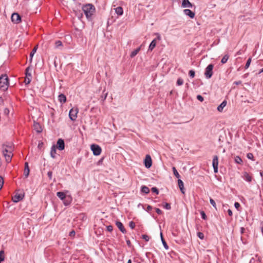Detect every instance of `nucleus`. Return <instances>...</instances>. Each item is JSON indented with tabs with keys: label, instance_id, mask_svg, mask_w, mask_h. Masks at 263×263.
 <instances>
[{
	"label": "nucleus",
	"instance_id": "bf43d9fd",
	"mask_svg": "<svg viewBox=\"0 0 263 263\" xmlns=\"http://www.w3.org/2000/svg\"><path fill=\"white\" fill-rule=\"evenodd\" d=\"M75 235V231L72 230V231H71L70 233H69V236H74Z\"/></svg>",
	"mask_w": 263,
	"mask_h": 263
},
{
	"label": "nucleus",
	"instance_id": "9d476101",
	"mask_svg": "<svg viewBox=\"0 0 263 263\" xmlns=\"http://www.w3.org/2000/svg\"><path fill=\"white\" fill-rule=\"evenodd\" d=\"M24 197V195L22 194L16 193L13 197L12 200L14 202H17L22 200Z\"/></svg>",
	"mask_w": 263,
	"mask_h": 263
},
{
	"label": "nucleus",
	"instance_id": "ea45409f",
	"mask_svg": "<svg viewBox=\"0 0 263 263\" xmlns=\"http://www.w3.org/2000/svg\"><path fill=\"white\" fill-rule=\"evenodd\" d=\"M210 203L213 205V206L215 209H216V203L215 202V201L212 199V198H210Z\"/></svg>",
	"mask_w": 263,
	"mask_h": 263
},
{
	"label": "nucleus",
	"instance_id": "412c9836",
	"mask_svg": "<svg viewBox=\"0 0 263 263\" xmlns=\"http://www.w3.org/2000/svg\"><path fill=\"white\" fill-rule=\"evenodd\" d=\"M157 44L156 39H154L152 42L151 43L149 47L148 50L152 51L154 48L156 47Z\"/></svg>",
	"mask_w": 263,
	"mask_h": 263
},
{
	"label": "nucleus",
	"instance_id": "338daca9",
	"mask_svg": "<svg viewBox=\"0 0 263 263\" xmlns=\"http://www.w3.org/2000/svg\"><path fill=\"white\" fill-rule=\"evenodd\" d=\"M4 101L2 97H0V104H2L3 103Z\"/></svg>",
	"mask_w": 263,
	"mask_h": 263
},
{
	"label": "nucleus",
	"instance_id": "20e7f679",
	"mask_svg": "<svg viewBox=\"0 0 263 263\" xmlns=\"http://www.w3.org/2000/svg\"><path fill=\"white\" fill-rule=\"evenodd\" d=\"M78 111L79 110L77 107H73L70 110L69 117L71 121H75L76 120Z\"/></svg>",
	"mask_w": 263,
	"mask_h": 263
},
{
	"label": "nucleus",
	"instance_id": "c03bdc74",
	"mask_svg": "<svg viewBox=\"0 0 263 263\" xmlns=\"http://www.w3.org/2000/svg\"><path fill=\"white\" fill-rule=\"evenodd\" d=\"M142 238H143V239H144L146 241H149V238H149V237L148 235H145V234H143V235H142Z\"/></svg>",
	"mask_w": 263,
	"mask_h": 263
},
{
	"label": "nucleus",
	"instance_id": "052dcab7",
	"mask_svg": "<svg viewBox=\"0 0 263 263\" xmlns=\"http://www.w3.org/2000/svg\"><path fill=\"white\" fill-rule=\"evenodd\" d=\"M240 84H241V81H235V82H234V84L236 85H239Z\"/></svg>",
	"mask_w": 263,
	"mask_h": 263
},
{
	"label": "nucleus",
	"instance_id": "423d86ee",
	"mask_svg": "<svg viewBox=\"0 0 263 263\" xmlns=\"http://www.w3.org/2000/svg\"><path fill=\"white\" fill-rule=\"evenodd\" d=\"M91 149L95 156L99 155L102 151L101 147L95 144H93L91 145Z\"/></svg>",
	"mask_w": 263,
	"mask_h": 263
},
{
	"label": "nucleus",
	"instance_id": "39448f33",
	"mask_svg": "<svg viewBox=\"0 0 263 263\" xmlns=\"http://www.w3.org/2000/svg\"><path fill=\"white\" fill-rule=\"evenodd\" d=\"M3 153L4 157H5L6 161L9 163L11 161L12 155L11 150H8L7 148H4L3 150Z\"/></svg>",
	"mask_w": 263,
	"mask_h": 263
},
{
	"label": "nucleus",
	"instance_id": "dca6fc26",
	"mask_svg": "<svg viewBox=\"0 0 263 263\" xmlns=\"http://www.w3.org/2000/svg\"><path fill=\"white\" fill-rule=\"evenodd\" d=\"M178 183L180 191L182 194H184L185 193V189L184 188V184L183 181L181 179H179L178 180Z\"/></svg>",
	"mask_w": 263,
	"mask_h": 263
},
{
	"label": "nucleus",
	"instance_id": "cd10ccee",
	"mask_svg": "<svg viewBox=\"0 0 263 263\" xmlns=\"http://www.w3.org/2000/svg\"><path fill=\"white\" fill-rule=\"evenodd\" d=\"M160 235H161V241H162V242L163 243V245L164 247V248L166 249V250H168V246L167 245L166 241H165V240L164 239L163 237V235H162V233H160Z\"/></svg>",
	"mask_w": 263,
	"mask_h": 263
},
{
	"label": "nucleus",
	"instance_id": "f3484780",
	"mask_svg": "<svg viewBox=\"0 0 263 263\" xmlns=\"http://www.w3.org/2000/svg\"><path fill=\"white\" fill-rule=\"evenodd\" d=\"M243 178L249 182L252 181V177L246 172L243 173Z\"/></svg>",
	"mask_w": 263,
	"mask_h": 263
},
{
	"label": "nucleus",
	"instance_id": "7ed1b4c3",
	"mask_svg": "<svg viewBox=\"0 0 263 263\" xmlns=\"http://www.w3.org/2000/svg\"><path fill=\"white\" fill-rule=\"evenodd\" d=\"M214 65L212 64H209L205 70L204 76L206 79H210L213 75V69Z\"/></svg>",
	"mask_w": 263,
	"mask_h": 263
},
{
	"label": "nucleus",
	"instance_id": "49530a36",
	"mask_svg": "<svg viewBox=\"0 0 263 263\" xmlns=\"http://www.w3.org/2000/svg\"><path fill=\"white\" fill-rule=\"evenodd\" d=\"M152 191L154 193H155L156 194H159V190H158V189L156 187H152Z\"/></svg>",
	"mask_w": 263,
	"mask_h": 263
},
{
	"label": "nucleus",
	"instance_id": "2f4dec72",
	"mask_svg": "<svg viewBox=\"0 0 263 263\" xmlns=\"http://www.w3.org/2000/svg\"><path fill=\"white\" fill-rule=\"evenodd\" d=\"M234 160L236 163H238L239 164H241L242 163V160L239 156H236L235 157Z\"/></svg>",
	"mask_w": 263,
	"mask_h": 263
},
{
	"label": "nucleus",
	"instance_id": "e2e57ef3",
	"mask_svg": "<svg viewBox=\"0 0 263 263\" xmlns=\"http://www.w3.org/2000/svg\"><path fill=\"white\" fill-rule=\"evenodd\" d=\"M228 214L229 216H231L232 215L233 213H232V211H231V210L229 209L228 210Z\"/></svg>",
	"mask_w": 263,
	"mask_h": 263
},
{
	"label": "nucleus",
	"instance_id": "4d7b16f0",
	"mask_svg": "<svg viewBox=\"0 0 263 263\" xmlns=\"http://www.w3.org/2000/svg\"><path fill=\"white\" fill-rule=\"evenodd\" d=\"M234 206L236 209H238V208L240 207V204L236 202L234 203Z\"/></svg>",
	"mask_w": 263,
	"mask_h": 263
},
{
	"label": "nucleus",
	"instance_id": "a18cd8bd",
	"mask_svg": "<svg viewBox=\"0 0 263 263\" xmlns=\"http://www.w3.org/2000/svg\"><path fill=\"white\" fill-rule=\"evenodd\" d=\"M4 184V179L2 176H0V190L2 189Z\"/></svg>",
	"mask_w": 263,
	"mask_h": 263
},
{
	"label": "nucleus",
	"instance_id": "0e129e2a",
	"mask_svg": "<svg viewBox=\"0 0 263 263\" xmlns=\"http://www.w3.org/2000/svg\"><path fill=\"white\" fill-rule=\"evenodd\" d=\"M126 243H127V245L128 247H130L131 246V242H130L129 240H126Z\"/></svg>",
	"mask_w": 263,
	"mask_h": 263
},
{
	"label": "nucleus",
	"instance_id": "8fccbe9b",
	"mask_svg": "<svg viewBox=\"0 0 263 263\" xmlns=\"http://www.w3.org/2000/svg\"><path fill=\"white\" fill-rule=\"evenodd\" d=\"M106 229L108 231L111 232L113 230V227L111 225H109L107 226Z\"/></svg>",
	"mask_w": 263,
	"mask_h": 263
},
{
	"label": "nucleus",
	"instance_id": "4c0bfd02",
	"mask_svg": "<svg viewBox=\"0 0 263 263\" xmlns=\"http://www.w3.org/2000/svg\"><path fill=\"white\" fill-rule=\"evenodd\" d=\"M189 74L190 77L194 78L195 77V72L193 70H190L189 72Z\"/></svg>",
	"mask_w": 263,
	"mask_h": 263
},
{
	"label": "nucleus",
	"instance_id": "6e6552de",
	"mask_svg": "<svg viewBox=\"0 0 263 263\" xmlns=\"http://www.w3.org/2000/svg\"><path fill=\"white\" fill-rule=\"evenodd\" d=\"M55 147L60 151H62L65 148V142L63 139H59Z\"/></svg>",
	"mask_w": 263,
	"mask_h": 263
},
{
	"label": "nucleus",
	"instance_id": "5fc2aeb1",
	"mask_svg": "<svg viewBox=\"0 0 263 263\" xmlns=\"http://www.w3.org/2000/svg\"><path fill=\"white\" fill-rule=\"evenodd\" d=\"M4 113L6 115H8L9 114V110L8 108H6L4 110Z\"/></svg>",
	"mask_w": 263,
	"mask_h": 263
},
{
	"label": "nucleus",
	"instance_id": "f8f14e48",
	"mask_svg": "<svg viewBox=\"0 0 263 263\" xmlns=\"http://www.w3.org/2000/svg\"><path fill=\"white\" fill-rule=\"evenodd\" d=\"M181 6L183 8H192L193 5L189 0H182Z\"/></svg>",
	"mask_w": 263,
	"mask_h": 263
},
{
	"label": "nucleus",
	"instance_id": "0eeeda50",
	"mask_svg": "<svg viewBox=\"0 0 263 263\" xmlns=\"http://www.w3.org/2000/svg\"><path fill=\"white\" fill-rule=\"evenodd\" d=\"M144 165L147 168H150L152 165V160L151 156L147 155L144 159Z\"/></svg>",
	"mask_w": 263,
	"mask_h": 263
},
{
	"label": "nucleus",
	"instance_id": "09e8293b",
	"mask_svg": "<svg viewBox=\"0 0 263 263\" xmlns=\"http://www.w3.org/2000/svg\"><path fill=\"white\" fill-rule=\"evenodd\" d=\"M164 208L167 210H170L171 208V205L170 203H165Z\"/></svg>",
	"mask_w": 263,
	"mask_h": 263
},
{
	"label": "nucleus",
	"instance_id": "a19ab883",
	"mask_svg": "<svg viewBox=\"0 0 263 263\" xmlns=\"http://www.w3.org/2000/svg\"><path fill=\"white\" fill-rule=\"evenodd\" d=\"M247 157L248 159H251L252 160H254V156L253 154L252 153H248L247 154Z\"/></svg>",
	"mask_w": 263,
	"mask_h": 263
},
{
	"label": "nucleus",
	"instance_id": "de8ad7c7",
	"mask_svg": "<svg viewBox=\"0 0 263 263\" xmlns=\"http://www.w3.org/2000/svg\"><path fill=\"white\" fill-rule=\"evenodd\" d=\"M200 214H201V217L202 219H203L204 220L206 219V216L204 211H201Z\"/></svg>",
	"mask_w": 263,
	"mask_h": 263
},
{
	"label": "nucleus",
	"instance_id": "a878e982",
	"mask_svg": "<svg viewBox=\"0 0 263 263\" xmlns=\"http://www.w3.org/2000/svg\"><path fill=\"white\" fill-rule=\"evenodd\" d=\"M115 12L119 15H121L123 13V10L121 7H117L115 9Z\"/></svg>",
	"mask_w": 263,
	"mask_h": 263
},
{
	"label": "nucleus",
	"instance_id": "c756f323",
	"mask_svg": "<svg viewBox=\"0 0 263 263\" xmlns=\"http://www.w3.org/2000/svg\"><path fill=\"white\" fill-rule=\"evenodd\" d=\"M141 191L145 194H148L149 192V190L148 187L144 185L141 187Z\"/></svg>",
	"mask_w": 263,
	"mask_h": 263
},
{
	"label": "nucleus",
	"instance_id": "f704fd0d",
	"mask_svg": "<svg viewBox=\"0 0 263 263\" xmlns=\"http://www.w3.org/2000/svg\"><path fill=\"white\" fill-rule=\"evenodd\" d=\"M5 259V256H4V250H1L0 251V261H3Z\"/></svg>",
	"mask_w": 263,
	"mask_h": 263
},
{
	"label": "nucleus",
	"instance_id": "e433bc0d",
	"mask_svg": "<svg viewBox=\"0 0 263 263\" xmlns=\"http://www.w3.org/2000/svg\"><path fill=\"white\" fill-rule=\"evenodd\" d=\"M32 78L29 77H25L24 82L26 84H29L31 81Z\"/></svg>",
	"mask_w": 263,
	"mask_h": 263
},
{
	"label": "nucleus",
	"instance_id": "4468645a",
	"mask_svg": "<svg viewBox=\"0 0 263 263\" xmlns=\"http://www.w3.org/2000/svg\"><path fill=\"white\" fill-rule=\"evenodd\" d=\"M183 13L187 16H189L191 18H193L195 17V14L194 12L192 11L190 9H184L183 10Z\"/></svg>",
	"mask_w": 263,
	"mask_h": 263
},
{
	"label": "nucleus",
	"instance_id": "b1692460",
	"mask_svg": "<svg viewBox=\"0 0 263 263\" xmlns=\"http://www.w3.org/2000/svg\"><path fill=\"white\" fill-rule=\"evenodd\" d=\"M37 49V46L36 45V46H35L33 48V49L32 50V51L30 53V59H29V61H30V62H32V58H33L34 53L36 52Z\"/></svg>",
	"mask_w": 263,
	"mask_h": 263
},
{
	"label": "nucleus",
	"instance_id": "6ab92c4d",
	"mask_svg": "<svg viewBox=\"0 0 263 263\" xmlns=\"http://www.w3.org/2000/svg\"><path fill=\"white\" fill-rule=\"evenodd\" d=\"M227 101L226 100H224L218 107H217V110L219 112H221L223 110V108L226 106L227 105Z\"/></svg>",
	"mask_w": 263,
	"mask_h": 263
},
{
	"label": "nucleus",
	"instance_id": "72a5a7b5",
	"mask_svg": "<svg viewBox=\"0 0 263 263\" xmlns=\"http://www.w3.org/2000/svg\"><path fill=\"white\" fill-rule=\"evenodd\" d=\"M71 202V199H70V198H66L64 199L63 200V203L64 204V205H68L69 204H70Z\"/></svg>",
	"mask_w": 263,
	"mask_h": 263
},
{
	"label": "nucleus",
	"instance_id": "473e14b6",
	"mask_svg": "<svg viewBox=\"0 0 263 263\" xmlns=\"http://www.w3.org/2000/svg\"><path fill=\"white\" fill-rule=\"evenodd\" d=\"M172 169H173L174 175L175 176V177L176 178H179L180 177V175L178 173V172H177V171L175 167H173Z\"/></svg>",
	"mask_w": 263,
	"mask_h": 263
},
{
	"label": "nucleus",
	"instance_id": "6e6d98bb",
	"mask_svg": "<svg viewBox=\"0 0 263 263\" xmlns=\"http://www.w3.org/2000/svg\"><path fill=\"white\" fill-rule=\"evenodd\" d=\"M156 213L157 214H158L159 215L161 214L162 213V211L160 209H159V208H156Z\"/></svg>",
	"mask_w": 263,
	"mask_h": 263
},
{
	"label": "nucleus",
	"instance_id": "a211bd4d",
	"mask_svg": "<svg viewBox=\"0 0 263 263\" xmlns=\"http://www.w3.org/2000/svg\"><path fill=\"white\" fill-rule=\"evenodd\" d=\"M58 100L62 104L64 103L66 101V97L64 94H60L58 96Z\"/></svg>",
	"mask_w": 263,
	"mask_h": 263
},
{
	"label": "nucleus",
	"instance_id": "774afa93",
	"mask_svg": "<svg viewBox=\"0 0 263 263\" xmlns=\"http://www.w3.org/2000/svg\"><path fill=\"white\" fill-rule=\"evenodd\" d=\"M260 175L262 177H263V171L260 172Z\"/></svg>",
	"mask_w": 263,
	"mask_h": 263
},
{
	"label": "nucleus",
	"instance_id": "bb28decb",
	"mask_svg": "<svg viewBox=\"0 0 263 263\" xmlns=\"http://www.w3.org/2000/svg\"><path fill=\"white\" fill-rule=\"evenodd\" d=\"M63 43L61 41H57L55 42V48L58 49H62Z\"/></svg>",
	"mask_w": 263,
	"mask_h": 263
},
{
	"label": "nucleus",
	"instance_id": "864d4df0",
	"mask_svg": "<svg viewBox=\"0 0 263 263\" xmlns=\"http://www.w3.org/2000/svg\"><path fill=\"white\" fill-rule=\"evenodd\" d=\"M155 34L157 35V38L155 39H156V41L157 40H158V41L161 40V37L160 34L158 33H155Z\"/></svg>",
	"mask_w": 263,
	"mask_h": 263
},
{
	"label": "nucleus",
	"instance_id": "3c124183",
	"mask_svg": "<svg viewBox=\"0 0 263 263\" xmlns=\"http://www.w3.org/2000/svg\"><path fill=\"white\" fill-rule=\"evenodd\" d=\"M197 99L200 102H202L204 100L203 97H202L201 95H198L197 96Z\"/></svg>",
	"mask_w": 263,
	"mask_h": 263
},
{
	"label": "nucleus",
	"instance_id": "ddd939ff",
	"mask_svg": "<svg viewBox=\"0 0 263 263\" xmlns=\"http://www.w3.org/2000/svg\"><path fill=\"white\" fill-rule=\"evenodd\" d=\"M116 224L121 232L123 233H126V229L124 228V226L121 222L117 221L116 222Z\"/></svg>",
	"mask_w": 263,
	"mask_h": 263
},
{
	"label": "nucleus",
	"instance_id": "5701e85b",
	"mask_svg": "<svg viewBox=\"0 0 263 263\" xmlns=\"http://www.w3.org/2000/svg\"><path fill=\"white\" fill-rule=\"evenodd\" d=\"M57 196L62 200H64L66 198L65 194L62 192H58L57 193Z\"/></svg>",
	"mask_w": 263,
	"mask_h": 263
},
{
	"label": "nucleus",
	"instance_id": "2eb2a0df",
	"mask_svg": "<svg viewBox=\"0 0 263 263\" xmlns=\"http://www.w3.org/2000/svg\"><path fill=\"white\" fill-rule=\"evenodd\" d=\"M30 170L28 165V163L26 162L25 163V168L24 171V175L26 178H27L29 176Z\"/></svg>",
	"mask_w": 263,
	"mask_h": 263
},
{
	"label": "nucleus",
	"instance_id": "79ce46f5",
	"mask_svg": "<svg viewBox=\"0 0 263 263\" xmlns=\"http://www.w3.org/2000/svg\"><path fill=\"white\" fill-rule=\"evenodd\" d=\"M129 226L132 229H133L135 227V223L134 221H131L129 223Z\"/></svg>",
	"mask_w": 263,
	"mask_h": 263
},
{
	"label": "nucleus",
	"instance_id": "1a4fd4ad",
	"mask_svg": "<svg viewBox=\"0 0 263 263\" xmlns=\"http://www.w3.org/2000/svg\"><path fill=\"white\" fill-rule=\"evenodd\" d=\"M11 20L13 23L18 24L21 21V16L17 13H13L11 15Z\"/></svg>",
	"mask_w": 263,
	"mask_h": 263
},
{
	"label": "nucleus",
	"instance_id": "69168bd1",
	"mask_svg": "<svg viewBox=\"0 0 263 263\" xmlns=\"http://www.w3.org/2000/svg\"><path fill=\"white\" fill-rule=\"evenodd\" d=\"M152 209V207L151 206V205H148L147 207V210L146 211L149 212V211H151V210Z\"/></svg>",
	"mask_w": 263,
	"mask_h": 263
},
{
	"label": "nucleus",
	"instance_id": "7c9ffc66",
	"mask_svg": "<svg viewBox=\"0 0 263 263\" xmlns=\"http://www.w3.org/2000/svg\"><path fill=\"white\" fill-rule=\"evenodd\" d=\"M229 58V54H225L223 57L222 58L221 60V62L222 64H225L228 61V59Z\"/></svg>",
	"mask_w": 263,
	"mask_h": 263
},
{
	"label": "nucleus",
	"instance_id": "393cba45",
	"mask_svg": "<svg viewBox=\"0 0 263 263\" xmlns=\"http://www.w3.org/2000/svg\"><path fill=\"white\" fill-rule=\"evenodd\" d=\"M213 166H218V158L217 156H214L212 161Z\"/></svg>",
	"mask_w": 263,
	"mask_h": 263
},
{
	"label": "nucleus",
	"instance_id": "aec40b11",
	"mask_svg": "<svg viewBox=\"0 0 263 263\" xmlns=\"http://www.w3.org/2000/svg\"><path fill=\"white\" fill-rule=\"evenodd\" d=\"M32 68L29 66L25 70V74L26 77L32 78L31 74Z\"/></svg>",
	"mask_w": 263,
	"mask_h": 263
},
{
	"label": "nucleus",
	"instance_id": "f03ea898",
	"mask_svg": "<svg viewBox=\"0 0 263 263\" xmlns=\"http://www.w3.org/2000/svg\"><path fill=\"white\" fill-rule=\"evenodd\" d=\"M9 86V79L7 74L0 77V89L3 91L7 90Z\"/></svg>",
	"mask_w": 263,
	"mask_h": 263
},
{
	"label": "nucleus",
	"instance_id": "f257e3e1",
	"mask_svg": "<svg viewBox=\"0 0 263 263\" xmlns=\"http://www.w3.org/2000/svg\"><path fill=\"white\" fill-rule=\"evenodd\" d=\"M82 10L87 18H89L95 12L96 8L91 4H87L83 6Z\"/></svg>",
	"mask_w": 263,
	"mask_h": 263
},
{
	"label": "nucleus",
	"instance_id": "9b49d317",
	"mask_svg": "<svg viewBox=\"0 0 263 263\" xmlns=\"http://www.w3.org/2000/svg\"><path fill=\"white\" fill-rule=\"evenodd\" d=\"M33 127L37 133H41L43 130L41 125L37 122H34Z\"/></svg>",
	"mask_w": 263,
	"mask_h": 263
},
{
	"label": "nucleus",
	"instance_id": "680f3d73",
	"mask_svg": "<svg viewBox=\"0 0 263 263\" xmlns=\"http://www.w3.org/2000/svg\"><path fill=\"white\" fill-rule=\"evenodd\" d=\"M214 168V172L215 173H217L218 172V166H213Z\"/></svg>",
	"mask_w": 263,
	"mask_h": 263
},
{
	"label": "nucleus",
	"instance_id": "c9c22d12",
	"mask_svg": "<svg viewBox=\"0 0 263 263\" xmlns=\"http://www.w3.org/2000/svg\"><path fill=\"white\" fill-rule=\"evenodd\" d=\"M251 62V58H249L248 59V60L247 61V63L246 64V65L245 66V69H247V68H249V67L250 66Z\"/></svg>",
	"mask_w": 263,
	"mask_h": 263
},
{
	"label": "nucleus",
	"instance_id": "58836bf2",
	"mask_svg": "<svg viewBox=\"0 0 263 263\" xmlns=\"http://www.w3.org/2000/svg\"><path fill=\"white\" fill-rule=\"evenodd\" d=\"M183 83V80L181 78H178L177 81V84L178 86L182 85Z\"/></svg>",
	"mask_w": 263,
	"mask_h": 263
},
{
	"label": "nucleus",
	"instance_id": "13d9d810",
	"mask_svg": "<svg viewBox=\"0 0 263 263\" xmlns=\"http://www.w3.org/2000/svg\"><path fill=\"white\" fill-rule=\"evenodd\" d=\"M107 92H106V93L104 95V96H102L101 97V98H102V100L103 101H104V100L106 99V97H107Z\"/></svg>",
	"mask_w": 263,
	"mask_h": 263
},
{
	"label": "nucleus",
	"instance_id": "c85d7f7f",
	"mask_svg": "<svg viewBox=\"0 0 263 263\" xmlns=\"http://www.w3.org/2000/svg\"><path fill=\"white\" fill-rule=\"evenodd\" d=\"M140 50V47H139V48H137L136 49H135V50L133 51L130 53V57L133 58L135 56H136L137 54V53L139 52Z\"/></svg>",
	"mask_w": 263,
	"mask_h": 263
},
{
	"label": "nucleus",
	"instance_id": "603ef678",
	"mask_svg": "<svg viewBox=\"0 0 263 263\" xmlns=\"http://www.w3.org/2000/svg\"><path fill=\"white\" fill-rule=\"evenodd\" d=\"M47 175H48V177H49V179L51 180L52 179V172L49 171L47 173Z\"/></svg>",
	"mask_w": 263,
	"mask_h": 263
},
{
	"label": "nucleus",
	"instance_id": "4be33fe9",
	"mask_svg": "<svg viewBox=\"0 0 263 263\" xmlns=\"http://www.w3.org/2000/svg\"><path fill=\"white\" fill-rule=\"evenodd\" d=\"M55 154H56V147H55V145H54L51 148V151H50L51 157L53 158H55Z\"/></svg>",
	"mask_w": 263,
	"mask_h": 263
},
{
	"label": "nucleus",
	"instance_id": "37998d69",
	"mask_svg": "<svg viewBox=\"0 0 263 263\" xmlns=\"http://www.w3.org/2000/svg\"><path fill=\"white\" fill-rule=\"evenodd\" d=\"M197 236L201 239H203L204 238V234L202 232H198Z\"/></svg>",
	"mask_w": 263,
	"mask_h": 263
}]
</instances>
